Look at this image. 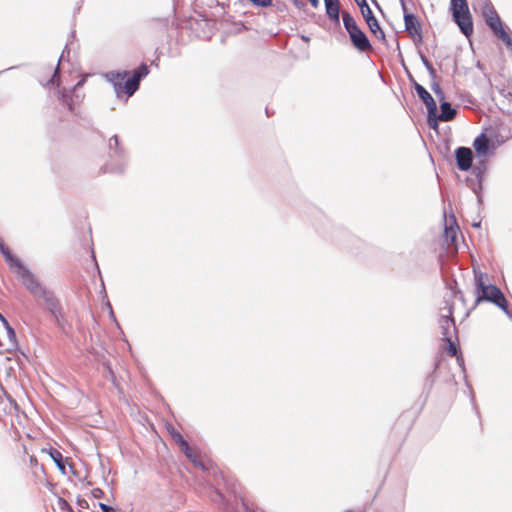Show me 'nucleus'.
<instances>
[{"instance_id":"f257e3e1","label":"nucleus","mask_w":512,"mask_h":512,"mask_svg":"<svg viewBox=\"0 0 512 512\" xmlns=\"http://www.w3.org/2000/svg\"><path fill=\"white\" fill-rule=\"evenodd\" d=\"M149 74V67L142 63L133 70L132 75L128 77V71H109L104 74L105 79L112 84L117 97L126 94L131 97L140 87V82Z\"/></svg>"},{"instance_id":"f03ea898","label":"nucleus","mask_w":512,"mask_h":512,"mask_svg":"<svg viewBox=\"0 0 512 512\" xmlns=\"http://www.w3.org/2000/svg\"><path fill=\"white\" fill-rule=\"evenodd\" d=\"M486 277V274L475 272L476 303L490 302L512 319L504 293L496 285L486 284L484 281Z\"/></svg>"},{"instance_id":"7ed1b4c3","label":"nucleus","mask_w":512,"mask_h":512,"mask_svg":"<svg viewBox=\"0 0 512 512\" xmlns=\"http://www.w3.org/2000/svg\"><path fill=\"white\" fill-rule=\"evenodd\" d=\"M10 270L21 281L22 285L37 297L46 287L42 285L34 273L14 254L5 259Z\"/></svg>"},{"instance_id":"20e7f679","label":"nucleus","mask_w":512,"mask_h":512,"mask_svg":"<svg viewBox=\"0 0 512 512\" xmlns=\"http://www.w3.org/2000/svg\"><path fill=\"white\" fill-rule=\"evenodd\" d=\"M482 15L494 36L501 40L506 48L512 52V36L490 0H483Z\"/></svg>"},{"instance_id":"39448f33","label":"nucleus","mask_w":512,"mask_h":512,"mask_svg":"<svg viewBox=\"0 0 512 512\" xmlns=\"http://www.w3.org/2000/svg\"><path fill=\"white\" fill-rule=\"evenodd\" d=\"M128 163V154L121 145L118 135H113L108 141V160L104 165V171L121 174Z\"/></svg>"},{"instance_id":"423d86ee","label":"nucleus","mask_w":512,"mask_h":512,"mask_svg":"<svg viewBox=\"0 0 512 512\" xmlns=\"http://www.w3.org/2000/svg\"><path fill=\"white\" fill-rule=\"evenodd\" d=\"M343 26L349 35L351 44L360 52L372 49L371 42L365 32L358 26L354 17L348 11H340Z\"/></svg>"},{"instance_id":"0eeeda50","label":"nucleus","mask_w":512,"mask_h":512,"mask_svg":"<svg viewBox=\"0 0 512 512\" xmlns=\"http://www.w3.org/2000/svg\"><path fill=\"white\" fill-rule=\"evenodd\" d=\"M450 10L460 32L470 37L473 34V19L467 0H450Z\"/></svg>"},{"instance_id":"6e6552de","label":"nucleus","mask_w":512,"mask_h":512,"mask_svg":"<svg viewBox=\"0 0 512 512\" xmlns=\"http://www.w3.org/2000/svg\"><path fill=\"white\" fill-rule=\"evenodd\" d=\"M360 9V12L370 30V32L378 39L385 41L386 36L382 30L377 18L373 14L366 0H354ZM375 5L378 6L377 0H371Z\"/></svg>"},{"instance_id":"1a4fd4ad","label":"nucleus","mask_w":512,"mask_h":512,"mask_svg":"<svg viewBox=\"0 0 512 512\" xmlns=\"http://www.w3.org/2000/svg\"><path fill=\"white\" fill-rule=\"evenodd\" d=\"M88 74H80L77 82L72 86L70 91L66 90V108L74 113L78 114L76 107L79 106L85 98V93L82 90L83 85L87 80Z\"/></svg>"},{"instance_id":"9d476101","label":"nucleus","mask_w":512,"mask_h":512,"mask_svg":"<svg viewBox=\"0 0 512 512\" xmlns=\"http://www.w3.org/2000/svg\"><path fill=\"white\" fill-rule=\"evenodd\" d=\"M64 60V50H62L59 59L58 64L53 70L52 76L47 80V82H44L43 80L39 79V82L42 86L46 87L50 91V96H55L61 104H64V88L60 87L61 83V77H60V65L62 61Z\"/></svg>"},{"instance_id":"9b49d317","label":"nucleus","mask_w":512,"mask_h":512,"mask_svg":"<svg viewBox=\"0 0 512 512\" xmlns=\"http://www.w3.org/2000/svg\"><path fill=\"white\" fill-rule=\"evenodd\" d=\"M444 303L445 306L442 309H446L447 314L441 315L438 323L441 330L442 340H448V338H453V336L457 335V328L453 317V303L446 299L444 300Z\"/></svg>"},{"instance_id":"f8f14e48","label":"nucleus","mask_w":512,"mask_h":512,"mask_svg":"<svg viewBox=\"0 0 512 512\" xmlns=\"http://www.w3.org/2000/svg\"><path fill=\"white\" fill-rule=\"evenodd\" d=\"M40 298L44 302V308L50 313L55 319L56 323L62 327V307L60 300L56 297L55 293L49 290L47 287L36 297Z\"/></svg>"},{"instance_id":"ddd939ff","label":"nucleus","mask_w":512,"mask_h":512,"mask_svg":"<svg viewBox=\"0 0 512 512\" xmlns=\"http://www.w3.org/2000/svg\"><path fill=\"white\" fill-rule=\"evenodd\" d=\"M472 174L475 176L477 180V184H475L470 178H467V185L473 190L476 194L478 202H482V188L483 182L485 178V174L487 172V164L485 158H478V161L475 165L472 164Z\"/></svg>"},{"instance_id":"4468645a","label":"nucleus","mask_w":512,"mask_h":512,"mask_svg":"<svg viewBox=\"0 0 512 512\" xmlns=\"http://www.w3.org/2000/svg\"><path fill=\"white\" fill-rule=\"evenodd\" d=\"M441 112L438 113V108L436 107V113L433 119L427 123L430 129L436 130L439 126V121L449 122L452 121L457 115V109L452 106V104L448 101H442L440 103Z\"/></svg>"},{"instance_id":"2eb2a0df","label":"nucleus","mask_w":512,"mask_h":512,"mask_svg":"<svg viewBox=\"0 0 512 512\" xmlns=\"http://www.w3.org/2000/svg\"><path fill=\"white\" fill-rule=\"evenodd\" d=\"M473 148L477 158H486L493 155L495 144L485 133H481L474 139Z\"/></svg>"},{"instance_id":"dca6fc26","label":"nucleus","mask_w":512,"mask_h":512,"mask_svg":"<svg viewBox=\"0 0 512 512\" xmlns=\"http://www.w3.org/2000/svg\"><path fill=\"white\" fill-rule=\"evenodd\" d=\"M82 245H83L85 250H89L90 251L91 259L94 262L95 269H96V271H97V273H98V275H99V277L101 279V288H102L101 292H103L104 298L106 299V302H105L106 308L111 310L113 308H112V305H111V303L108 300L107 295H106L104 281H103V278H102V275H101V271H100L99 265L97 263L95 252H94V248H93L92 237H91V229L90 228L88 230V233L83 236Z\"/></svg>"},{"instance_id":"f3484780","label":"nucleus","mask_w":512,"mask_h":512,"mask_svg":"<svg viewBox=\"0 0 512 512\" xmlns=\"http://www.w3.org/2000/svg\"><path fill=\"white\" fill-rule=\"evenodd\" d=\"M456 166L460 171H468L473 164V151L469 147L460 146L455 149Z\"/></svg>"},{"instance_id":"a211bd4d","label":"nucleus","mask_w":512,"mask_h":512,"mask_svg":"<svg viewBox=\"0 0 512 512\" xmlns=\"http://www.w3.org/2000/svg\"><path fill=\"white\" fill-rule=\"evenodd\" d=\"M415 92L417 96L420 98V100L424 103L427 109V123L430 121V119H433L435 113H436V107L437 104L432 97V95L427 91V89L422 86L421 84L415 85Z\"/></svg>"},{"instance_id":"6ab92c4d","label":"nucleus","mask_w":512,"mask_h":512,"mask_svg":"<svg viewBox=\"0 0 512 512\" xmlns=\"http://www.w3.org/2000/svg\"><path fill=\"white\" fill-rule=\"evenodd\" d=\"M47 487L49 488L53 498H48V501H50L51 508L48 507L47 512H63L64 511V497L61 496V494L58 491H55V485L51 483L50 481H47Z\"/></svg>"},{"instance_id":"aec40b11","label":"nucleus","mask_w":512,"mask_h":512,"mask_svg":"<svg viewBox=\"0 0 512 512\" xmlns=\"http://www.w3.org/2000/svg\"><path fill=\"white\" fill-rule=\"evenodd\" d=\"M325 12L328 19L336 26H340V1L339 0H323Z\"/></svg>"},{"instance_id":"412c9836","label":"nucleus","mask_w":512,"mask_h":512,"mask_svg":"<svg viewBox=\"0 0 512 512\" xmlns=\"http://www.w3.org/2000/svg\"><path fill=\"white\" fill-rule=\"evenodd\" d=\"M325 12L328 19L336 26H340V1L339 0H323Z\"/></svg>"},{"instance_id":"4be33fe9","label":"nucleus","mask_w":512,"mask_h":512,"mask_svg":"<svg viewBox=\"0 0 512 512\" xmlns=\"http://www.w3.org/2000/svg\"><path fill=\"white\" fill-rule=\"evenodd\" d=\"M405 30L409 35H414L418 31H421V25L418 18L413 13H405L404 15Z\"/></svg>"},{"instance_id":"5701e85b","label":"nucleus","mask_w":512,"mask_h":512,"mask_svg":"<svg viewBox=\"0 0 512 512\" xmlns=\"http://www.w3.org/2000/svg\"><path fill=\"white\" fill-rule=\"evenodd\" d=\"M42 452H46L53 460V462L56 464L61 474H64V459L62 453L51 445H49L48 447H44L42 449Z\"/></svg>"},{"instance_id":"b1692460","label":"nucleus","mask_w":512,"mask_h":512,"mask_svg":"<svg viewBox=\"0 0 512 512\" xmlns=\"http://www.w3.org/2000/svg\"><path fill=\"white\" fill-rule=\"evenodd\" d=\"M459 227L456 223L455 218L453 217V223L450 225H446L444 229V239L447 244L454 245L457 243V235H458Z\"/></svg>"},{"instance_id":"393cba45","label":"nucleus","mask_w":512,"mask_h":512,"mask_svg":"<svg viewBox=\"0 0 512 512\" xmlns=\"http://www.w3.org/2000/svg\"><path fill=\"white\" fill-rule=\"evenodd\" d=\"M180 450L184 453V455L195 465L199 466L202 469H205V466L201 461L198 460L197 455L193 452L190 447L188 441L185 439L180 444H178Z\"/></svg>"},{"instance_id":"a878e982","label":"nucleus","mask_w":512,"mask_h":512,"mask_svg":"<svg viewBox=\"0 0 512 512\" xmlns=\"http://www.w3.org/2000/svg\"><path fill=\"white\" fill-rule=\"evenodd\" d=\"M443 341L447 344L446 345L447 354L451 357H456L459 365L463 366V364H464L463 357L461 354L459 355V347L453 341V338H448V340H443Z\"/></svg>"},{"instance_id":"bb28decb","label":"nucleus","mask_w":512,"mask_h":512,"mask_svg":"<svg viewBox=\"0 0 512 512\" xmlns=\"http://www.w3.org/2000/svg\"><path fill=\"white\" fill-rule=\"evenodd\" d=\"M5 328H6L7 337H8V340H9L11 346L16 347L17 346V337H16L15 330L13 329V327L10 324H8V326H5Z\"/></svg>"},{"instance_id":"cd10ccee","label":"nucleus","mask_w":512,"mask_h":512,"mask_svg":"<svg viewBox=\"0 0 512 512\" xmlns=\"http://www.w3.org/2000/svg\"><path fill=\"white\" fill-rule=\"evenodd\" d=\"M168 431L172 437V439L175 441V443L178 445L180 444L182 441L185 440V438L183 437V435L177 431L175 428L171 427V428H168Z\"/></svg>"},{"instance_id":"c85d7f7f","label":"nucleus","mask_w":512,"mask_h":512,"mask_svg":"<svg viewBox=\"0 0 512 512\" xmlns=\"http://www.w3.org/2000/svg\"><path fill=\"white\" fill-rule=\"evenodd\" d=\"M0 253L3 256L4 260L13 254L1 237H0Z\"/></svg>"},{"instance_id":"c756f323","label":"nucleus","mask_w":512,"mask_h":512,"mask_svg":"<svg viewBox=\"0 0 512 512\" xmlns=\"http://www.w3.org/2000/svg\"><path fill=\"white\" fill-rule=\"evenodd\" d=\"M253 5L258 7H269L272 5L273 0H249Z\"/></svg>"},{"instance_id":"7c9ffc66","label":"nucleus","mask_w":512,"mask_h":512,"mask_svg":"<svg viewBox=\"0 0 512 512\" xmlns=\"http://www.w3.org/2000/svg\"><path fill=\"white\" fill-rule=\"evenodd\" d=\"M410 36L412 37L415 45H420L423 42L422 30Z\"/></svg>"},{"instance_id":"2f4dec72","label":"nucleus","mask_w":512,"mask_h":512,"mask_svg":"<svg viewBox=\"0 0 512 512\" xmlns=\"http://www.w3.org/2000/svg\"><path fill=\"white\" fill-rule=\"evenodd\" d=\"M99 507L102 512H116V510L112 506L107 505L105 503H99Z\"/></svg>"},{"instance_id":"473e14b6","label":"nucleus","mask_w":512,"mask_h":512,"mask_svg":"<svg viewBox=\"0 0 512 512\" xmlns=\"http://www.w3.org/2000/svg\"><path fill=\"white\" fill-rule=\"evenodd\" d=\"M293 5L298 9H304L306 4L303 0H292Z\"/></svg>"},{"instance_id":"72a5a7b5","label":"nucleus","mask_w":512,"mask_h":512,"mask_svg":"<svg viewBox=\"0 0 512 512\" xmlns=\"http://www.w3.org/2000/svg\"><path fill=\"white\" fill-rule=\"evenodd\" d=\"M406 72H407L408 80H409L411 86L413 87V89L415 90V85L419 84V83L415 80L413 75L407 69H406Z\"/></svg>"},{"instance_id":"f704fd0d","label":"nucleus","mask_w":512,"mask_h":512,"mask_svg":"<svg viewBox=\"0 0 512 512\" xmlns=\"http://www.w3.org/2000/svg\"><path fill=\"white\" fill-rule=\"evenodd\" d=\"M442 89L437 80H432L431 82V90L436 93L438 90Z\"/></svg>"},{"instance_id":"c9c22d12","label":"nucleus","mask_w":512,"mask_h":512,"mask_svg":"<svg viewBox=\"0 0 512 512\" xmlns=\"http://www.w3.org/2000/svg\"><path fill=\"white\" fill-rule=\"evenodd\" d=\"M65 463H66V467L69 468L70 472L73 474V475H77L76 474V470L74 468V465L69 461V458L66 457V460H65Z\"/></svg>"},{"instance_id":"e433bc0d","label":"nucleus","mask_w":512,"mask_h":512,"mask_svg":"<svg viewBox=\"0 0 512 512\" xmlns=\"http://www.w3.org/2000/svg\"><path fill=\"white\" fill-rule=\"evenodd\" d=\"M434 94H435V95H436V97L440 100V103H441L442 101H445V100H444V99H445V93H444L443 89L438 90V91H437L436 93H434Z\"/></svg>"},{"instance_id":"4c0bfd02","label":"nucleus","mask_w":512,"mask_h":512,"mask_svg":"<svg viewBox=\"0 0 512 512\" xmlns=\"http://www.w3.org/2000/svg\"><path fill=\"white\" fill-rule=\"evenodd\" d=\"M427 72L431 78V81L437 79L436 70L434 69V67H431L430 70H427Z\"/></svg>"},{"instance_id":"58836bf2","label":"nucleus","mask_w":512,"mask_h":512,"mask_svg":"<svg viewBox=\"0 0 512 512\" xmlns=\"http://www.w3.org/2000/svg\"><path fill=\"white\" fill-rule=\"evenodd\" d=\"M399 1H400V4H401L402 11H403V16H404L405 13H409L408 9H407V6H406V2H405V0H399Z\"/></svg>"},{"instance_id":"ea45409f","label":"nucleus","mask_w":512,"mask_h":512,"mask_svg":"<svg viewBox=\"0 0 512 512\" xmlns=\"http://www.w3.org/2000/svg\"><path fill=\"white\" fill-rule=\"evenodd\" d=\"M471 402H472L473 408L475 409L476 413L479 414L478 408H477V406L475 404V399H474L473 392H471Z\"/></svg>"},{"instance_id":"a19ab883","label":"nucleus","mask_w":512,"mask_h":512,"mask_svg":"<svg viewBox=\"0 0 512 512\" xmlns=\"http://www.w3.org/2000/svg\"><path fill=\"white\" fill-rule=\"evenodd\" d=\"M313 8H317L320 4L319 0H308Z\"/></svg>"},{"instance_id":"79ce46f5","label":"nucleus","mask_w":512,"mask_h":512,"mask_svg":"<svg viewBox=\"0 0 512 512\" xmlns=\"http://www.w3.org/2000/svg\"><path fill=\"white\" fill-rule=\"evenodd\" d=\"M426 70H430L431 67H433L432 63L429 60H425L422 62Z\"/></svg>"},{"instance_id":"37998d69","label":"nucleus","mask_w":512,"mask_h":512,"mask_svg":"<svg viewBox=\"0 0 512 512\" xmlns=\"http://www.w3.org/2000/svg\"><path fill=\"white\" fill-rule=\"evenodd\" d=\"M418 55L421 59V62H424L425 60H428L427 57L423 54L421 50H418Z\"/></svg>"},{"instance_id":"c03bdc74","label":"nucleus","mask_w":512,"mask_h":512,"mask_svg":"<svg viewBox=\"0 0 512 512\" xmlns=\"http://www.w3.org/2000/svg\"><path fill=\"white\" fill-rule=\"evenodd\" d=\"M0 321L4 324V326H8L9 322L7 319L0 313Z\"/></svg>"},{"instance_id":"a18cd8bd","label":"nucleus","mask_w":512,"mask_h":512,"mask_svg":"<svg viewBox=\"0 0 512 512\" xmlns=\"http://www.w3.org/2000/svg\"><path fill=\"white\" fill-rule=\"evenodd\" d=\"M102 494H103V492L99 489L94 491V497H96V498L100 497Z\"/></svg>"},{"instance_id":"49530a36","label":"nucleus","mask_w":512,"mask_h":512,"mask_svg":"<svg viewBox=\"0 0 512 512\" xmlns=\"http://www.w3.org/2000/svg\"><path fill=\"white\" fill-rule=\"evenodd\" d=\"M69 53L70 50L68 49V43H66V62H69Z\"/></svg>"},{"instance_id":"de8ad7c7","label":"nucleus","mask_w":512,"mask_h":512,"mask_svg":"<svg viewBox=\"0 0 512 512\" xmlns=\"http://www.w3.org/2000/svg\"><path fill=\"white\" fill-rule=\"evenodd\" d=\"M109 314H110L111 319H113V321H116V317H115L113 309L109 310Z\"/></svg>"},{"instance_id":"09e8293b","label":"nucleus","mask_w":512,"mask_h":512,"mask_svg":"<svg viewBox=\"0 0 512 512\" xmlns=\"http://www.w3.org/2000/svg\"><path fill=\"white\" fill-rule=\"evenodd\" d=\"M66 512H74L73 508L66 502Z\"/></svg>"},{"instance_id":"8fccbe9b","label":"nucleus","mask_w":512,"mask_h":512,"mask_svg":"<svg viewBox=\"0 0 512 512\" xmlns=\"http://www.w3.org/2000/svg\"><path fill=\"white\" fill-rule=\"evenodd\" d=\"M481 222L473 223V226L475 228H480Z\"/></svg>"},{"instance_id":"3c124183","label":"nucleus","mask_w":512,"mask_h":512,"mask_svg":"<svg viewBox=\"0 0 512 512\" xmlns=\"http://www.w3.org/2000/svg\"><path fill=\"white\" fill-rule=\"evenodd\" d=\"M14 68H15V67H9V68H7V69H5V70L1 71L0 73H3V72L8 71V70H12V69H14Z\"/></svg>"},{"instance_id":"603ef678","label":"nucleus","mask_w":512,"mask_h":512,"mask_svg":"<svg viewBox=\"0 0 512 512\" xmlns=\"http://www.w3.org/2000/svg\"><path fill=\"white\" fill-rule=\"evenodd\" d=\"M70 37H71L72 39H74V38H75V30H73V31L71 32V36H70Z\"/></svg>"},{"instance_id":"864d4df0","label":"nucleus","mask_w":512,"mask_h":512,"mask_svg":"<svg viewBox=\"0 0 512 512\" xmlns=\"http://www.w3.org/2000/svg\"><path fill=\"white\" fill-rule=\"evenodd\" d=\"M302 39H303L304 41H309V37H307V36H302Z\"/></svg>"},{"instance_id":"5fc2aeb1","label":"nucleus","mask_w":512,"mask_h":512,"mask_svg":"<svg viewBox=\"0 0 512 512\" xmlns=\"http://www.w3.org/2000/svg\"><path fill=\"white\" fill-rule=\"evenodd\" d=\"M346 512H353L352 510H347Z\"/></svg>"}]
</instances>
